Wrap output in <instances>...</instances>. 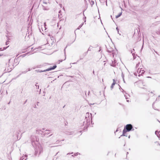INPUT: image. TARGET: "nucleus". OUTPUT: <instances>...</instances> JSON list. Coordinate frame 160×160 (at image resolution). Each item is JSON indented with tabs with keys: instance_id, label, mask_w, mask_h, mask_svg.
Instances as JSON below:
<instances>
[{
	"instance_id": "3",
	"label": "nucleus",
	"mask_w": 160,
	"mask_h": 160,
	"mask_svg": "<svg viewBox=\"0 0 160 160\" xmlns=\"http://www.w3.org/2000/svg\"><path fill=\"white\" fill-rule=\"evenodd\" d=\"M57 67V66L56 65H54L53 66L52 68H48L46 69V70H45L44 71H49L50 70H53L55 69Z\"/></svg>"
},
{
	"instance_id": "2",
	"label": "nucleus",
	"mask_w": 160,
	"mask_h": 160,
	"mask_svg": "<svg viewBox=\"0 0 160 160\" xmlns=\"http://www.w3.org/2000/svg\"><path fill=\"white\" fill-rule=\"evenodd\" d=\"M138 72L139 74L138 76H140V75H142L145 72V71L144 70H142V68H141L140 69H138Z\"/></svg>"
},
{
	"instance_id": "7",
	"label": "nucleus",
	"mask_w": 160,
	"mask_h": 160,
	"mask_svg": "<svg viewBox=\"0 0 160 160\" xmlns=\"http://www.w3.org/2000/svg\"><path fill=\"white\" fill-rule=\"evenodd\" d=\"M44 25H46V23H44Z\"/></svg>"
},
{
	"instance_id": "6",
	"label": "nucleus",
	"mask_w": 160,
	"mask_h": 160,
	"mask_svg": "<svg viewBox=\"0 0 160 160\" xmlns=\"http://www.w3.org/2000/svg\"><path fill=\"white\" fill-rule=\"evenodd\" d=\"M122 14V12H121L119 13L116 16V18H119V17H120Z\"/></svg>"
},
{
	"instance_id": "5",
	"label": "nucleus",
	"mask_w": 160,
	"mask_h": 160,
	"mask_svg": "<svg viewBox=\"0 0 160 160\" xmlns=\"http://www.w3.org/2000/svg\"><path fill=\"white\" fill-rule=\"evenodd\" d=\"M155 145L156 146H160V143L158 142H155Z\"/></svg>"
},
{
	"instance_id": "4",
	"label": "nucleus",
	"mask_w": 160,
	"mask_h": 160,
	"mask_svg": "<svg viewBox=\"0 0 160 160\" xmlns=\"http://www.w3.org/2000/svg\"><path fill=\"white\" fill-rule=\"evenodd\" d=\"M113 82L112 83V85L111 87V89H112L113 88L115 85V84H116V82L114 79L113 80Z\"/></svg>"
},
{
	"instance_id": "1",
	"label": "nucleus",
	"mask_w": 160,
	"mask_h": 160,
	"mask_svg": "<svg viewBox=\"0 0 160 160\" xmlns=\"http://www.w3.org/2000/svg\"><path fill=\"white\" fill-rule=\"evenodd\" d=\"M132 128V126L131 124L127 125L124 128L123 131L122 135L125 136L126 133L127 132L130 131Z\"/></svg>"
}]
</instances>
